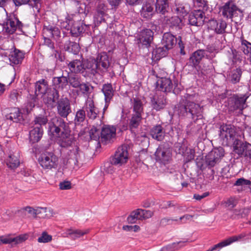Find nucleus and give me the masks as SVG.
Segmentation results:
<instances>
[{
	"mask_svg": "<svg viewBox=\"0 0 251 251\" xmlns=\"http://www.w3.org/2000/svg\"><path fill=\"white\" fill-rule=\"evenodd\" d=\"M71 130L67 123L61 117H54L48 123V133L50 136L59 138L61 147H67L72 143Z\"/></svg>",
	"mask_w": 251,
	"mask_h": 251,
	"instance_id": "obj_1",
	"label": "nucleus"
},
{
	"mask_svg": "<svg viewBox=\"0 0 251 251\" xmlns=\"http://www.w3.org/2000/svg\"><path fill=\"white\" fill-rule=\"evenodd\" d=\"M195 97V95L186 94L185 99L179 102L178 113L180 116L187 117L196 120L202 118V108L194 102Z\"/></svg>",
	"mask_w": 251,
	"mask_h": 251,
	"instance_id": "obj_2",
	"label": "nucleus"
},
{
	"mask_svg": "<svg viewBox=\"0 0 251 251\" xmlns=\"http://www.w3.org/2000/svg\"><path fill=\"white\" fill-rule=\"evenodd\" d=\"M91 62L90 75H95L97 74L103 73L107 71L110 66L108 56L105 52L99 54L96 58H89Z\"/></svg>",
	"mask_w": 251,
	"mask_h": 251,
	"instance_id": "obj_3",
	"label": "nucleus"
},
{
	"mask_svg": "<svg viewBox=\"0 0 251 251\" xmlns=\"http://www.w3.org/2000/svg\"><path fill=\"white\" fill-rule=\"evenodd\" d=\"M176 38L170 33H165L162 39V47H158L153 50L152 52V58L155 60H159L165 56L167 51L173 48L176 44Z\"/></svg>",
	"mask_w": 251,
	"mask_h": 251,
	"instance_id": "obj_4",
	"label": "nucleus"
},
{
	"mask_svg": "<svg viewBox=\"0 0 251 251\" xmlns=\"http://www.w3.org/2000/svg\"><path fill=\"white\" fill-rule=\"evenodd\" d=\"M91 63L89 59H75L70 62L68 67L72 74H80L87 77L90 75Z\"/></svg>",
	"mask_w": 251,
	"mask_h": 251,
	"instance_id": "obj_5",
	"label": "nucleus"
},
{
	"mask_svg": "<svg viewBox=\"0 0 251 251\" xmlns=\"http://www.w3.org/2000/svg\"><path fill=\"white\" fill-rule=\"evenodd\" d=\"M41 166L44 169H56L58 165V157L52 151H45L38 159Z\"/></svg>",
	"mask_w": 251,
	"mask_h": 251,
	"instance_id": "obj_6",
	"label": "nucleus"
},
{
	"mask_svg": "<svg viewBox=\"0 0 251 251\" xmlns=\"http://www.w3.org/2000/svg\"><path fill=\"white\" fill-rule=\"evenodd\" d=\"M128 145L126 144L118 147L111 158L112 164L118 166L126 164L128 160Z\"/></svg>",
	"mask_w": 251,
	"mask_h": 251,
	"instance_id": "obj_7",
	"label": "nucleus"
},
{
	"mask_svg": "<svg viewBox=\"0 0 251 251\" xmlns=\"http://www.w3.org/2000/svg\"><path fill=\"white\" fill-rule=\"evenodd\" d=\"M220 12L222 15L226 19H232L238 17V14H242V11L232 1H228L220 8Z\"/></svg>",
	"mask_w": 251,
	"mask_h": 251,
	"instance_id": "obj_8",
	"label": "nucleus"
},
{
	"mask_svg": "<svg viewBox=\"0 0 251 251\" xmlns=\"http://www.w3.org/2000/svg\"><path fill=\"white\" fill-rule=\"evenodd\" d=\"M155 156L157 161L166 165L170 163L171 160V151L168 146L161 145L157 149Z\"/></svg>",
	"mask_w": 251,
	"mask_h": 251,
	"instance_id": "obj_9",
	"label": "nucleus"
},
{
	"mask_svg": "<svg viewBox=\"0 0 251 251\" xmlns=\"http://www.w3.org/2000/svg\"><path fill=\"white\" fill-rule=\"evenodd\" d=\"M220 136L226 145L232 143L236 139L234 127L231 125H223L220 127Z\"/></svg>",
	"mask_w": 251,
	"mask_h": 251,
	"instance_id": "obj_10",
	"label": "nucleus"
},
{
	"mask_svg": "<svg viewBox=\"0 0 251 251\" xmlns=\"http://www.w3.org/2000/svg\"><path fill=\"white\" fill-rule=\"evenodd\" d=\"M249 96L246 95H235L228 100V105L230 110L239 109L243 110L246 107V102Z\"/></svg>",
	"mask_w": 251,
	"mask_h": 251,
	"instance_id": "obj_11",
	"label": "nucleus"
},
{
	"mask_svg": "<svg viewBox=\"0 0 251 251\" xmlns=\"http://www.w3.org/2000/svg\"><path fill=\"white\" fill-rule=\"evenodd\" d=\"M153 213L151 210L138 209L132 211L127 217V220L129 223H135L137 220H143L152 216Z\"/></svg>",
	"mask_w": 251,
	"mask_h": 251,
	"instance_id": "obj_12",
	"label": "nucleus"
},
{
	"mask_svg": "<svg viewBox=\"0 0 251 251\" xmlns=\"http://www.w3.org/2000/svg\"><path fill=\"white\" fill-rule=\"evenodd\" d=\"M224 150L222 148L215 149L210 151L206 156V164L210 167H214L220 162L224 156Z\"/></svg>",
	"mask_w": 251,
	"mask_h": 251,
	"instance_id": "obj_13",
	"label": "nucleus"
},
{
	"mask_svg": "<svg viewBox=\"0 0 251 251\" xmlns=\"http://www.w3.org/2000/svg\"><path fill=\"white\" fill-rule=\"evenodd\" d=\"M116 128L114 126L104 125L101 128L100 139L102 143L106 144L113 141L116 137Z\"/></svg>",
	"mask_w": 251,
	"mask_h": 251,
	"instance_id": "obj_14",
	"label": "nucleus"
},
{
	"mask_svg": "<svg viewBox=\"0 0 251 251\" xmlns=\"http://www.w3.org/2000/svg\"><path fill=\"white\" fill-rule=\"evenodd\" d=\"M87 117L91 120L97 118L99 113L98 109L95 106L93 100L88 97L83 107Z\"/></svg>",
	"mask_w": 251,
	"mask_h": 251,
	"instance_id": "obj_15",
	"label": "nucleus"
},
{
	"mask_svg": "<svg viewBox=\"0 0 251 251\" xmlns=\"http://www.w3.org/2000/svg\"><path fill=\"white\" fill-rule=\"evenodd\" d=\"M5 23L6 33L12 34L17 30H21L23 26L22 23L16 17L9 18L6 19Z\"/></svg>",
	"mask_w": 251,
	"mask_h": 251,
	"instance_id": "obj_16",
	"label": "nucleus"
},
{
	"mask_svg": "<svg viewBox=\"0 0 251 251\" xmlns=\"http://www.w3.org/2000/svg\"><path fill=\"white\" fill-rule=\"evenodd\" d=\"M57 110L61 117L67 118L72 111L69 99L66 98L60 99L57 103Z\"/></svg>",
	"mask_w": 251,
	"mask_h": 251,
	"instance_id": "obj_17",
	"label": "nucleus"
},
{
	"mask_svg": "<svg viewBox=\"0 0 251 251\" xmlns=\"http://www.w3.org/2000/svg\"><path fill=\"white\" fill-rule=\"evenodd\" d=\"M205 16L204 13L200 9L191 13L189 16V22L190 25L200 26L203 25Z\"/></svg>",
	"mask_w": 251,
	"mask_h": 251,
	"instance_id": "obj_18",
	"label": "nucleus"
},
{
	"mask_svg": "<svg viewBox=\"0 0 251 251\" xmlns=\"http://www.w3.org/2000/svg\"><path fill=\"white\" fill-rule=\"evenodd\" d=\"M233 144L234 151L238 155H242L245 152L246 155H251V145L244 143L240 140L235 139L232 143Z\"/></svg>",
	"mask_w": 251,
	"mask_h": 251,
	"instance_id": "obj_19",
	"label": "nucleus"
},
{
	"mask_svg": "<svg viewBox=\"0 0 251 251\" xmlns=\"http://www.w3.org/2000/svg\"><path fill=\"white\" fill-rule=\"evenodd\" d=\"M208 26L210 29L214 30L215 33L222 34L226 32L227 24L223 19H213L209 21Z\"/></svg>",
	"mask_w": 251,
	"mask_h": 251,
	"instance_id": "obj_20",
	"label": "nucleus"
},
{
	"mask_svg": "<svg viewBox=\"0 0 251 251\" xmlns=\"http://www.w3.org/2000/svg\"><path fill=\"white\" fill-rule=\"evenodd\" d=\"M156 84V88L157 90L165 93L171 92L174 87L171 79L167 77H161L159 78L157 80Z\"/></svg>",
	"mask_w": 251,
	"mask_h": 251,
	"instance_id": "obj_21",
	"label": "nucleus"
},
{
	"mask_svg": "<svg viewBox=\"0 0 251 251\" xmlns=\"http://www.w3.org/2000/svg\"><path fill=\"white\" fill-rule=\"evenodd\" d=\"M154 5L152 0L147 1L142 6L141 15L147 19H151L155 12V9H154Z\"/></svg>",
	"mask_w": 251,
	"mask_h": 251,
	"instance_id": "obj_22",
	"label": "nucleus"
},
{
	"mask_svg": "<svg viewBox=\"0 0 251 251\" xmlns=\"http://www.w3.org/2000/svg\"><path fill=\"white\" fill-rule=\"evenodd\" d=\"M153 32L150 29L141 31L139 34V41L147 48L149 47L153 40Z\"/></svg>",
	"mask_w": 251,
	"mask_h": 251,
	"instance_id": "obj_23",
	"label": "nucleus"
},
{
	"mask_svg": "<svg viewBox=\"0 0 251 251\" xmlns=\"http://www.w3.org/2000/svg\"><path fill=\"white\" fill-rule=\"evenodd\" d=\"M101 91L104 96L105 106L103 108L104 111L108 107L113 96L114 91L111 84H105L103 85Z\"/></svg>",
	"mask_w": 251,
	"mask_h": 251,
	"instance_id": "obj_24",
	"label": "nucleus"
},
{
	"mask_svg": "<svg viewBox=\"0 0 251 251\" xmlns=\"http://www.w3.org/2000/svg\"><path fill=\"white\" fill-rule=\"evenodd\" d=\"M44 131L43 127L39 126H32V129L29 131V140L32 143L39 142L42 138Z\"/></svg>",
	"mask_w": 251,
	"mask_h": 251,
	"instance_id": "obj_25",
	"label": "nucleus"
},
{
	"mask_svg": "<svg viewBox=\"0 0 251 251\" xmlns=\"http://www.w3.org/2000/svg\"><path fill=\"white\" fill-rule=\"evenodd\" d=\"M19 154L17 151H10L6 160V164L12 169L17 168L20 165Z\"/></svg>",
	"mask_w": 251,
	"mask_h": 251,
	"instance_id": "obj_26",
	"label": "nucleus"
},
{
	"mask_svg": "<svg viewBox=\"0 0 251 251\" xmlns=\"http://www.w3.org/2000/svg\"><path fill=\"white\" fill-rule=\"evenodd\" d=\"M75 92L78 96H89L93 91V87L90 84L81 82L75 88Z\"/></svg>",
	"mask_w": 251,
	"mask_h": 251,
	"instance_id": "obj_27",
	"label": "nucleus"
},
{
	"mask_svg": "<svg viewBox=\"0 0 251 251\" xmlns=\"http://www.w3.org/2000/svg\"><path fill=\"white\" fill-rule=\"evenodd\" d=\"M89 229L80 230V229H74L73 228L66 229L65 231L63 233V236L68 237L70 236L72 239L75 240L79 238L89 232Z\"/></svg>",
	"mask_w": 251,
	"mask_h": 251,
	"instance_id": "obj_28",
	"label": "nucleus"
},
{
	"mask_svg": "<svg viewBox=\"0 0 251 251\" xmlns=\"http://www.w3.org/2000/svg\"><path fill=\"white\" fill-rule=\"evenodd\" d=\"M43 36H50L57 41L60 36V30L57 27L45 26L43 29Z\"/></svg>",
	"mask_w": 251,
	"mask_h": 251,
	"instance_id": "obj_29",
	"label": "nucleus"
},
{
	"mask_svg": "<svg viewBox=\"0 0 251 251\" xmlns=\"http://www.w3.org/2000/svg\"><path fill=\"white\" fill-rule=\"evenodd\" d=\"M27 238V235H21L14 238L0 236L1 243L3 244H11L14 243L15 244H17L25 241Z\"/></svg>",
	"mask_w": 251,
	"mask_h": 251,
	"instance_id": "obj_30",
	"label": "nucleus"
},
{
	"mask_svg": "<svg viewBox=\"0 0 251 251\" xmlns=\"http://www.w3.org/2000/svg\"><path fill=\"white\" fill-rule=\"evenodd\" d=\"M86 26V25H83V21H73L71 32L73 36H77L85 30L84 27Z\"/></svg>",
	"mask_w": 251,
	"mask_h": 251,
	"instance_id": "obj_31",
	"label": "nucleus"
},
{
	"mask_svg": "<svg viewBox=\"0 0 251 251\" xmlns=\"http://www.w3.org/2000/svg\"><path fill=\"white\" fill-rule=\"evenodd\" d=\"M151 135L153 139L157 141H161L164 138L165 131L161 126L157 125L151 129Z\"/></svg>",
	"mask_w": 251,
	"mask_h": 251,
	"instance_id": "obj_32",
	"label": "nucleus"
},
{
	"mask_svg": "<svg viewBox=\"0 0 251 251\" xmlns=\"http://www.w3.org/2000/svg\"><path fill=\"white\" fill-rule=\"evenodd\" d=\"M132 107V113L142 115L143 113V104L139 98H133L130 100Z\"/></svg>",
	"mask_w": 251,
	"mask_h": 251,
	"instance_id": "obj_33",
	"label": "nucleus"
},
{
	"mask_svg": "<svg viewBox=\"0 0 251 251\" xmlns=\"http://www.w3.org/2000/svg\"><path fill=\"white\" fill-rule=\"evenodd\" d=\"M73 140H72V143L70 145L67 147H63V148H67V154L69 156V159H72L77 162V159L79 157V148L75 145L72 146Z\"/></svg>",
	"mask_w": 251,
	"mask_h": 251,
	"instance_id": "obj_34",
	"label": "nucleus"
},
{
	"mask_svg": "<svg viewBox=\"0 0 251 251\" xmlns=\"http://www.w3.org/2000/svg\"><path fill=\"white\" fill-rule=\"evenodd\" d=\"M7 119L13 121L14 122H20L23 120V115L18 108H13L10 113L6 115Z\"/></svg>",
	"mask_w": 251,
	"mask_h": 251,
	"instance_id": "obj_35",
	"label": "nucleus"
},
{
	"mask_svg": "<svg viewBox=\"0 0 251 251\" xmlns=\"http://www.w3.org/2000/svg\"><path fill=\"white\" fill-rule=\"evenodd\" d=\"M151 104L153 108L158 111L165 107L166 104V99L164 96H160L157 98L154 97L151 100Z\"/></svg>",
	"mask_w": 251,
	"mask_h": 251,
	"instance_id": "obj_36",
	"label": "nucleus"
},
{
	"mask_svg": "<svg viewBox=\"0 0 251 251\" xmlns=\"http://www.w3.org/2000/svg\"><path fill=\"white\" fill-rule=\"evenodd\" d=\"M49 90L47 82L43 79L38 81L35 85V94L38 96L40 94L44 95L47 93Z\"/></svg>",
	"mask_w": 251,
	"mask_h": 251,
	"instance_id": "obj_37",
	"label": "nucleus"
},
{
	"mask_svg": "<svg viewBox=\"0 0 251 251\" xmlns=\"http://www.w3.org/2000/svg\"><path fill=\"white\" fill-rule=\"evenodd\" d=\"M24 58V54L19 50H15L9 55L10 61L14 64H18L22 62Z\"/></svg>",
	"mask_w": 251,
	"mask_h": 251,
	"instance_id": "obj_38",
	"label": "nucleus"
},
{
	"mask_svg": "<svg viewBox=\"0 0 251 251\" xmlns=\"http://www.w3.org/2000/svg\"><path fill=\"white\" fill-rule=\"evenodd\" d=\"M169 8L166 0H156L155 4V12L164 15L168 12Z\"/></svg>",
	"mask_w": 251,
	"mask_h": 251,
	"instance_id": "obj_39",
	"label": "nucleus"
},
{
	"mask_svg": "<svg viewBox=\"0 0 251 251\" xmlns=\"http://www.w3.org/2000/svg\"><path fill=\"white\" fill-rule=\"evenodd\" d=\"M165 20L166 23L170 25L171 26H178L179 28L181 27L182 25V17L179 16H174L169 17L168 16L165 17Z\"/></svg>",
	"mask_w": 251,
	"mask_h": 251,
	"instance_id": "obj_40",
	"label": "nucleus"
},
{
	"mask_svg": "<svg viewBox=\"0 0 251 251\" xmlns=\"http://www.w3.org/2000/svg\"><path fill=\"white\" fill-rule=\"evenodd\" d=\"M205 51L199 50L194 52L190 57V61L194 66L198 65L205 55Z\"/></svg>",
	"mask_w": 251,
	"mask_h": 251,
	"instance_id": "obj_41",
	"label": "nucleus"
},
{
	"mask_svg": "<svg viewBox=\"0 0 251 251\" xmlns=\"http://www.w3.org/2000/svg\"><path fill=\"white\" fill-rule=\"evenodd\" d=\"M242 74L241 69L237 68L232 70L228 75L229 81L233 84H236L239 82Z\"/></svg>",
	"mask_w": 251,
	"mask_h": 251,
	"instance_id": "obj_42",
	"label": "nucleus"
},
{
	"mask_svg": "<svg viewBox=\"0 0 251 251\" xmlns=\"http://www.w3.org/2000/svg\"><path fill=\"white\" fill-rule=\"evenodd\" d=\"M68 77L61 76L55 77L53 79V83L56 88L63 89L66 87L68 84Z\"/></svg>",
	"mask_w": 251,
	"mask_h": 251,
	"instance_id": "obj_43",
	"label": "nucleus"
},
{
	"mask_svg": "<svg viewBox=\"0 0 251 251\" xmlns=\"http://www.w3.org/2000/svg\"><path fill=\"white\" fill-rule=\"evenodd\" d=\"M68 84L73 88H76L82 82L80 76L74 74L68 75Z\"/></svg>",
	"mask_w": 251,
	"mask_h": 251,
	"instance_id": "obj_44",
	"label": "nucleus"
},
{
	"mask_svg": "<svg viewBox=\"0 0 251 251\" xmlns=\"http://www.w3.org/2000/svg\"><path fill=\"white\" fill-rule=\"evenodd\" d=\"M142 120V115L138 114H132V116L129 124V126L131 130L138 127Z\"/></svg>",
	"mask_w": 251,
	"mask_h": 251,
	"instance_id": "obj_45",
	"label": "nucleus"
},
{
	"mask_svg": "<svg viewBox=\"0 0 251 251\" xmlns=\"http://www.w3.org/2000/svg\"><path fill=\"white\" fill-rule=\"evenodd\" d=\"M52 210L46 207H37L36 208V216H39L41 218H46L51 216Z\"/></svg>",
	"mask_w": 251,
	"mask_h": 251,
	"instance_id": "obj_46",
	"label": "nucleus"
},
{
	"mask_svg": "<svg viewBox=\"0 0 251 251\" xmlns=\"http://www.w3.org/2000/svg\"><path fill=\"white\" fill-rule=\"evenodd\" d=\"M86 118V113L82 108L78 110L75 114L74 122L75 125H81L85 120Z\"/></svg>",
	"mask_w": 251,
	"mask_h": 251,
	"instance_id": "obj_47",
	"label": "nucleus"
},
{
	"mask_svg": "<svg viewBox=\"0 0 251 251\" xmlns=\"http://www.w3.org/2000/svg\"><path fill=\"white\" fill-rule=\"evenodd\" d=\"M48 101V102H54L58 99L59 97V93L55 88L50 89L47 92Z\"/></svg>",
	"mask_w": 251,
	"mask_h": 251,
	"instance_id": "obj_48",
	"label": "nucleus"
},
{
	"mask_svg": "<svg viewBox=\"0 0 251 251\" xmlns=\"http://www.w3.org/2000/svg\"><path fill=\"white\" fill-rule=\"evenodd\" d=\"M107 8L105 4L103 2L99 1L97 7V14L100 16V19L98 20L100 23L103 20V16L105 13Z\"/></svg>",
	"mask_w": 251,
	"mask_h": 251,
	"instance_id": "obj_49",
	"label": "nucleus"
},
{
	"mask_svg": "<svg viewBox=\"0 0 251 251\" xmlns=\"http://www.w3.org/2000/svg\"><path fill=\"white\" fill-rule=\"evenodd\" d=\"M251 211L250 207L244 208L241 209H236L233 210L234 215L232 216L233 218L243 217L249 214Z\"/></svg>",
	"mask_w": 251,
	"mask_h": 251,
	"instance_id": "obj_50",
	"label": "nucleus"
},
{
	"mask_svg": "<svg viewBox=\"0 0 251 251\" xmlns=\"http://www.w3.org/2000/svg\"><path fill=\"white\" fill-rule=\"evenodd\" d=\"M48 122L47 117L45 115H39L36 116L33 121V126H39L42 127V126L46 125Z\"/></svg>",
	"mask_w": 251,
	"mask_h": 251,
	"instance_id": "obj_51",
	"label": "nucleus"
},
{
	"mask_svg": "<svg viewBox=\"0 0 251 251\" xmlns=\"http://www.w3.org/2000/svg\"><path fill=\"white\" fill-rule=\"evenodd\" d=\"M186 241H180L177 243H174L171 245H169L165 247H163L161 251H175V250H177V246L179 245L180 247L185 246Z\"/></svg>",
	"mask_w": 251,
	"mask_h": 251,
	"instance_id": "obj_52",
	"label": "nucleus"
},
{
	"mask_svg": "<svg viewBox=\"0 0 251 251\" xmlns=\"http://www.w3.org/2000/svg\"><path fill=\"white\" fill-rule=\"evenodd\" d=\"M175 10L176 14L182 18L185 17L188 12V8H186L183 4H176Z\"/></svg>",
	"mask_w": 251,
	"mask_h": 251,
	"instance_id": "obj_53",
	"label": "nucleus"
},
{
	"mask_svg": "<svg viewBox=\"0 0 251 251\" xmlns=\"http://www.w3.org/2000/svg\"><path fill=\"white\" fill-rule=\"evenodd\" d=\"M240 48L245 54L251 53V43L246 40H242Z\"/></svg>",
	"mask_w": 251,
	"mask_h": 251,
	"instance_id": "obj_54",
	"label": "nucleus"
},
{
	"mask_svg": "<svg viewBox=\"0 0 251 251\" xmlns=\"http://www.w3.org/2000/svg\"><path fill=\"white\" fill-rule=\"evenodd\" d=\"M246 236L247 234L246 233L243 232L238 235L230 237L226 240L228 245H230L234 242L242 239L243 238L246 237Z\"/></svg>",
	"mask_w": 251,
	"mask_h": 251,
	"instance_id": "obj_55",
	"label": "nucleus"
},
{
	"mask_svg": "<svg viewBox=\"0 0 251 251\" xmlns=\"http://www.w3.org/2000/svg\"><path fill=\"white\" fill-rule=\"evenodd\" d=\"M52 240V236L47 234L46 232H43L42 235L38 239V242L39 243H48Z\"/></svg>",
	"mask_w": 251,
	"mask_h": 251,
	"instance_id": "obj_56",
	"label": "nucleus"
},
{
	"mask_svg": "<svg viewBox=\"0 0 251 251\" xmlns=\"http://www.w3.org/2000/svg\"><path fill=\"white\" fill-rule=\"evenodd\" d=\"M73 24V21L69 18H66L65 21L60 23V26L62 28L68 30H71V26Z\"/></svg>",
	"mask_w": 251,
	"mask_h": 251,
	"instance_id": "obj_57",
	"label": "nucleus"
},
{
	"mask_svg": "<svg viewBox=\"0 0 251 251\" xmlns=\"http://www.w3.org/2000/svg\"><path fill=\"white\" fill-rule=\"evenodd\" d=\"M226 206L229 208H233L237 203V200L234 197H230L226 201Z\"/></svg>",
	"mask_w": 251,
	"mask_h": 251,
	"instance_id": "obj_58",
	"label": "nucleus"
},
{
	"mask_svg": "<svg viewBox=\"0 0 251 251\" xmlns=\"http://www.w3.org/2000/svg\"><path fill=\"white\" fill-rule=\"evenodd\" d=\"M194 4L202 8V11L206 10L207 8V1L206 0H193Z\"/></svg>",
	"mask_w": 251,
	"mask_h": 251,
	"instance_id": "obj_59",
	"label": "nucleus"
},
{
	"mask_svg": "<svg viewBox=\"0 0 251 251\" xmlns=\"http://www.w3.org/2000/svg\"><path fill=\"white\" fill-rule=\"evenodd\" d=\"M251 185V181L249 180L246 179L243 177L238 179L234 183V185L235 186H247Z\"/></svg>",
	"mask_w": 251,
	"mask_h": 251,
	"instance_id": "obj_60",
	"label": "nucleus"
},
{
	"mask_svg": "<svg viewBox=\"0 0 251 251\" xmlns=\"http://www.w3.org/2000/svg\"><path fill=\"white\" fill-rule=\"evenodd\" d=\"M114 164H113L111 162V160H110V162H107L104 164V171L108 173V174H112L114 171Z\"/></svg>",
	"mask_w": 251,
	"mask_h": 251,
	"instance_id": "obj_61",
	"label": "nucleus"
},
{
	"mask_svg": "<svg viewBox=\"0 0 251 251\" xmlns=\"http://www.w3.org/2000/svg\"><path fill=\"white\" fill-rule=\"evenodd\" d=\"M89 136L92 140H97L99 138V133L96 127H93L90 130Z\"/></svg>",
	"mask_w": 251,
	"mask_h": 251,
	"instance_id": "obj_62",
	"label": "nucleus"
},
{
	"mask_svg": "<svg viewBox=\"0 0 251 251\" xmlns=\"http://www.w3.org/2000/svg\"><path fill=\"white\" fill-rule=\"evenodd\" d=\"M192 217V215L185 214L183 216L180 217L178 219H175V221L179 223L184 224L186 223L187 221L191 220Z\"/></svg>",
	"mask_w": 251,
	"mask_h": 251,
	"instance_id": "obj_63",
	"label": "nucleus"
},
{
	"mask_svg": "<svg viewBox=\"0 0 251 251\" xmlns=\"http://www.w3.org/2000/svg\"><path fill=\"white\" fill-rule=\"evenodd\" d=\"M59 188L61 190H69L71 188V183L70 181H64L59 184Z\"/></svg>",
	"mask_w": 251,
	"mask_h": 251,
	"instance_id": "obj_64",
	"label": "nucleus"
}]
</instances>
